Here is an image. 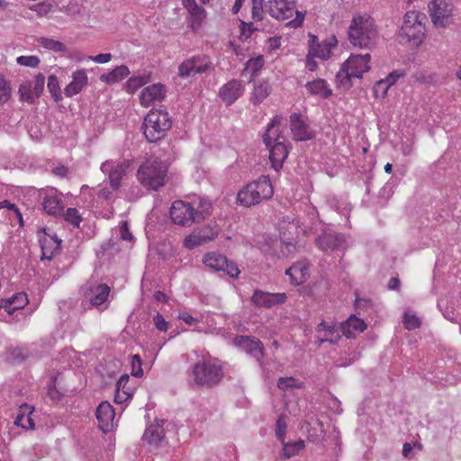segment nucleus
I'll use <instances>...</instances> for the list:
<instances>
[{"label":"nucleus","mask_w":461,"mask_h":461,"mask_svg":"<svg viewBox=\"0 0 461 461\" xmlns=\"http://www.w3.org/2000/svg\"><path fill=\"white\" fill-rule=\"evenodd\" d=\"M8 218L10 224L14 227L18 224L19 228L24 226L23 215L17 206L11 203L8 200H4L0 203V218Z\"/></svg>","instance_id":"20"},{"label":"nucleus","mask_w":461,"mask_h":461,"mask_svg":"<svg viewBox=\"0 0 461 461\" xmlns=\"http://www.w3.org/2000/svg\"><path fill=\"white\" fill-rule=\"evenodd\" d=\"M129 74L130 70L128 67L125 65H121L113 68L111 72L101 75L100 80L106 84H113L122 80Z\"/></svg>","instance_id":"31"},{"label":"nucleus","mask_w":461,"mask_h":461,"mask_svg":"<svg viewBox=\"0 0 461 461\" xmlns=\"http://www.w3.org/2000/svg\"><path fill=\"white\" fill-rule=\"evenodd\" d=\"M221 271L232 278H237L240 274L238 266L233 261H229L227 258L226 264L223 265Z\"/></svg>","instance_id":"59"},{"label":"nucleus","mask_w":461,"mask_h":461,"mask_svg":"<svg viewBox=\"0 0 461 461\" xmlns=\"http://www.w3.org/2000/svg\"><path fill=\"white\" fill-rule=\"evenodd\" d=\"M110 291L111 289L106 284H99L90 288V292L93 294L89 299L91 305L100 306L103 304L107 300Z\"/></svg>","instance_id":"29"},{"label":"nucleus","mask_w":461,"mask_h":461,"mask_svg":"<svg viewBox=\"0 0 461 461\" xmlns=\"http://www.w3.org/2000/svg\"><path fill=\"white\" fill-rule=\"evenodd\" d=\"M95 416L100 429L104 432L109 431L113 426V420L114 418L113 406L106 401L102 402L96 409Z\"/></svg>","instance_id":"19"},{"label":"nucleus","mask_w":461,"mask_h":461,"mask_svg":"<svg viewBox=\"0 0 461 461\" xmlns=\"http://www.w3.org/2000/svg\"><path fill=\"white\" fill-rule=\"evenodd\" d=\"M47 87L55 102L62 100L61 89L57 76L50 75L49 77Z\"/></svg>","instance_id":"41"},{"label":"nucleus","mask_w":461,"mask_h":461,"mask_svg":"<svg viewBox=\"0 0 461 461\" xmlns=\"http://www.w3.org/2000/svg\"><path fill=\"white\" fill-rule=\"evenodd\" d=\"M344 242V235L338 232H321V234L316 239V244L322 251L337 249Z\"/></svg>","instance_id":"18"},{"label":"nucleus","mask_w":461,"mask_h":461,"mask_svg":"<svg viewBox=\"0 0 461 461\" xmlns=\"http://www.w3.org/2000/svg\"><path fill=\"white\" fill-rule=\"evenodd\" d=\"M348 40L360 49H372L377 39V31L374 20L366 14L353 17L348 27Z\"/></svg>","instance_id":"2"},{"label":"nucleus","mask_w":461,"mask_h":461,"mask_svg":"<svg viewBox=\"0 0 461 461\" xmlns=\"http://www.w3.org/2000/svg\"><path fill=\"white\" fill-rule=\"evenodd\" d=\"M203 262L206 267L215 271H221L223 265L226 264V256L216 252H209L204 255Z\"/></svg>","instance_id":"32"},{"label":"nucleus","mask_w":461,"mask_h":461,"mask_svg":"<svg viewBox=\"0 0 461 461\" xmlns=\"http://www.w3.org/2000/svg\"><path fill=\"white\" fill-rule=\"evenodd\" d=\"M425 35L424 23H418L413 26H402L398 32V41L402 44L411 42L415 46H419Z\"/></svg>","instance_id":"12"},{"label":"nucleus","mask_w":461,"mask_h":461,"mask_svg":"<svg viewBox=\"0 0 461 461\" xmlns=\"http://www.w3.org/2000/svg\"><path fill=\"white\" fill-rule=\"evenodd\" d=\"M330 50L327 44H320L313 50H309V56L326 59L330 57Z\"/></svg>","instance_id":"50"},{"label":"nucleus","mask_w":461,"mask_h":461,"mask_svg":"<svg viewBox=\"0 0 461 461\" xmlns=\"http://www.w3.org/2000/svg\"><path fill=\"white\" fill-rule=\"evenodd\" d=\"M308 267L301 262L294 263L285 270V275L289 276L291 283L298 285L304 282V276Z\"/></svg>","instance_id":"30"},{"label":"nucleus","mask_w":461,"mask_h":461,"mask_svg":"<svg viewBox=\"0 0 461 461\" xmlns=\"http://www.w3.org/2000/svg\"><path fill=\"white\" fill-rule=\"evenodd\" d=\"M21 66L36 68L40 64V59L37 56H20L16 59Z\"/></svg>","instance_id":"54"},{"label":"nucleus","mask_w":461,"mask_h":461,"mask_svg":"<svg viewBox=\"0 0 461 461\" xmlns=\"http://www.w3.org/2000/svg\"><path fill=\"white\" fill-rule=\"evenodd\" d=\"M294 1L269 0L266 5V12L277 20H286L295 14V18L291 20L287 25L292 28H299L303 25L305 14L295 10Z\"/></svg>","instance_id":"6"},{"label":"nucleus","mask_w":461,"mask_h":461,"mask_svg":"<svg viewBox=\"0 0 461 461\" xmlns=\"http://www.w3.org/2000/svg\"><path fill=\"white\" fill-rule=\"evenodd\" d=\"M44 84H45V77L43 74L39 73L34 77V80L32 82V88L34 92V95L39 98L44 89Z\"/></svg>","instance_id":"51"},{"label":"nucleus","mask_w":461,"mask_h":461,"mask_svg":"<svg viewBox=\"0 0 461 461\" xmlns=\"http://www.w3.org/2000/svg\"><path fill=\"white\" fill-rule=\"evenodd\" d=\"M37 41L45 49H48L50 50H52L57 53H65L67 52V47L66 45L59 41L53 39H49L46 37H40L37 39Z\"/></svg>","instance_id":"37"},{"label":"nucleus","mask_w":461,"mask_h":461,"mask_svg":"<svg viewBox=\"0 0 461 461\" xmlns=\"http://www.w3.org/2000/svg\"><path fill=\"white\" fill-rule=\"evenodd\" d=\"M212 68V63L206 56H196L182 62L178 67V75L188 77L195 74L206 72Z\"/></svg>","instance_id":"10"},{"label":"nucleus","mask_w":461,"mask_h":461,"mask_svg":"<svg viewBox=\"0 0 461 461\" xmlns=\"http://www.w3.org/2000/svg\"><path fill=\"white\" fill-rule=\"evenodd\" d=\"M426 19L424 14H421L418 11H410L407 12L404 15V21L402 26H413L418 23H423V21Z\"/></svg>","instance_id":"42"},{"label":"nucleus","mask_w":461,"mask_h":461,"mask_svg":"<svg viewBox=\"0 0 461 461\" xmlns=\"http://www.w3.org/2000/svg\"><path fill=\"white\" fill-rule=\"evenodd\" d=\"M167 173V167L161 160H147L140 166L137 177L147 189L158 190L165 185Z\"/></svg>","instance_id":"5"},{"label":"nucleus","mask_w":461,"mask_h":461,"mask_svg":"<svg viewBox=\"0 0 461 461\" xmlns=\"http://www.w3.org/2000/svg\"><path fill=\"white\" fill-rule=\"evenodd\" d=\"M317 332L321 330L325 331L324 337L334 338L339 333V329L335 325H328L326 321H322L316 329Z\"/></svg>","instance_id":"55"},{"label":"nucleus","mask_w":461,"mask_h":461,"mask_svg":"<svg viewBox=\"0 0 461 461\" xmlns=\"http://www.w3.org/2000/svg\"><path fill=\"white\" fill-rule=\"evenodd\" d=\"M169 214L172 221L179 226L190 227L192 223H195L194 206L182 200H176L172 203Z\"/></svg>","instance_id":"9"},{"label":"nucleus","mask_w":461,"mask_h":461,"mask_svg":"<svg viewBox=\"0 0 461 461\" xmlns=\"http://www.w3.org/2000/svg\"><path fill=\"white\" fill-rule=\"evenodd\" d=\"M119 242V236L115 232V235H112V237L107 242L102 244L101 249L104 252L107 251L109 254L113 255L115 253H118L121 249Z\"/></svg>","instance_id":"43"},{"label":"nucleus","mask_w":461,"mask_h":461,"mask_svg":"<svg viewBox=\"0 0 461 461\" xmlns=\"http://www.w3.org/2000/svg\"><path fill=\"white\" fill-rule=\"evenodd\" d=\"M402 322L409 330H415L420 326V319L414 314L404 313Z\"/></svg>","instance_id":"53"},{"label":"nucleus","mask_w":461,"mask_h":461,"mask_svg":"<svg viewBox=\"0 0 461 461\" xmlns=\"http://www.w3.org/2000/svg\"><path fill=\"white\" fill-rule=\"evenodd\" d=\"M282 444H283V456L285 458H291V457L298 455V453L301 450H303L305 447L304 441L302 439H299L294 442H290V443H285L284 441V443H282Z\"/></svg>","instance_id":"39"},{"label":"nucleus","mask_w":461,"mask_h":461,"mask_svg":"<svg viewBox=\"0 0 461 461\" xmlns=\"http://www.w3.org/2000/svg\"><path fill=\"white\" fill-rule=\"evenodd\" d=\"M255 188L251 183L248 184L242 190L238 193L237 201L241 205L246 207L257 204L260 202L259 198H257Z\"/></svg>","instance_id":"28"},{"label":"nucleus","mask_w":461,"mask_h":461,"mask_svg":"<svg viewBox=\"0 0 461 461\" xmlns=\"http://www.w3.org/2000/svg\"><path fill=\"white\" fill-rule=\"evenodd\" d=\"M266 12V8H263V0H252L251 14L255 21L263 20V13Z\"/></svg>","instance_id":"49"},{"label":"nucleus","mask_w":461,"mask_h":461,"mask_svg":"<svg viewBox=\"0 0 461 461\" xmlns=\"http://www.w3.org/2000/svg\"><path fill=\"white\" fill-rule=\"evenodd\" d=\"M218 232H211L210 235H201V232H191L184 240V246L188 249H194L216 239Z\"/></svg>","instance_id":"25"},{"label":"nucleus","mask_w":461,"mask_h":461,"mask_svg":"<svg viewBox=\"0 0 461 461\" xmlns=\"http://www.w3.org/2000/svg\"><path fill=\"white\" fill-rule=\"evenodd\" d=\"M264 65V59L262 56L249 59L245 64V68L242 71V75L245 76L247 73H250V79L254 77L257 73L262 68Z\"/></svg>","instance_id":"40"},{"label":"nucleus","mask_w":461,"mask_h":461,"mask_svg":"<svg viewBox=\"0 0 461 461\" xmlns=\"http://www.w3.org/2000/svg\"><path fill=\"white\" fill-rule=\"evenodd\" d=\"M389 86L383 79L377 81L374 86V95L376 98H384L388 92Z\"/></svg>","instance_id":"58"},{"label":"nucleus","mask_w":461,"mask_h":461,"mask_svg":"<svg viewBox=\"0 0 461 461\" xmlns=\"http://www.w3.org/2000/svg\"><path fill=\"white\" fill-rule=\"evenodd\" d=\"M405 73L403 70H393L383 80L385 81L389 86H391L394 85L399 78L403 77Z\"/></svg>","instance_id":"62"},{"label":"nucleus","mask_w":461,"mask_h":461,"mask_svg":"<svg viewBox=\"0 0 461 461\" xmlns=\"http://www.w3.org/2000/svg\"><path fill=\"white\" fill-rule=\"evenodd\" d=\"M187 10L190 15L193 17L192 27H194V23L199 26L205 16V10L199 6L197 4Z\"/></svg>","instance_id":"45"},{"label":"nucleus","mask_w":461,"mask_h":461,"mask_svg":"<svg viewBox=\"0 0 461 461\" xmlns=\"http://www.w3.org/2000/svg\"><path fill=\"white\" fill-rule=\"evenodd\" d=\"M131 375L135 377H141L143 375V370L141 367V358L137 354L132 356Z\"/></svg>","instance_id":"57"},{"label":"nucleus","mask_w":461,"mask_h":461,"mask_svg":"<svg viewBox=\"0 0 461 461\" xmlns=\"http://www.w3.org/2000/svg\"><path fill=\"white\" fill-rule=\"evenodd\" d=\"M52 4L42 2L36 5H33L31 7V10L35 12L39 16L47 15L52 10Z\"/></svg>","instance_id":"56"},{"label":"nucleus","mask_w":461,"mask_h":461,"mask_svg":"<svg viewBox=\"0 0 461 461\" xmlns=\"http://www.w3.org/2000/svg\"><path fill=\"white\" fill-rule=\"evenodd\" d=\"M20 409H21V411H23L24 413L26 411H28V414H27L26 418L24 419V420H26V422L28 423L26 425L25 429H34L35 425H34L33 420L32 418L33 408L29 406L28 404L24 403V404L21 405Z\"/></svg>","instance_id":"63"},{"label":"nucleus","mask_w":461,"mask_h":461,"mask_svg":"<svg viewBox=\"0 0 461 461\" xmlns=\"http://www.w3.org/2000/svg\"><path fill=\"white\" fill-rule=\"evenodd\" d=\"M299 228L298 221L294 216H285L278 222L279 230H292Z\"/></svg>","instance_id":"46"},{"label":"nucleus","mask_w":461,"mask_h":461,"mask_svg":"<svg viewBox=\"0 0 461 461\" xmlns=\"http://www.w3.org/2000/svg\"><path fill=\"white\" fill-rule=\"evenodd\" d=\"M87 76L84 69L77 70L72 75V81L65 87L64 93L68 97H72L82 91L87 85Z\"/></svg>","instance_id":"23"},{"label":"nucleus","mask_w":461,"mask_h":461,"mask_svg":"<svg viewBox=\"0 0 461 461\" xmlns=\"http://www.w3.org/2000/svg\"><path fill=\"white\" fill-rule=\"evenodd\" d=\"M282 120L283 118L281 116H275L271 122L268 124V127L263 135L264 142L266 146L269 148V158L271 160L272 167L276 170H278L283 167V163L288 156V149L285 142L279 140V135H277V137L275 139L276 143L272 145V140L269 136V131L276 126L280 125Z\"/></svg>","instance_id":"7"},{"label":"nucleus","mask_w":461,"mask_h":461,"mask_svg":"<svg viewBox=\"0 0 461 461\" xmlns=\"http://www.w3.org/2000/svg\"><path fill=\"white\" fill-rule=\"evenodd\" d=\"M270 93V86L267 82L256 85L251 94L250 101L254 104H260Z\"/></svg>","instance_id":"36"},{"label":"nucleus","mask_w":461,"mask_h":461,"mask_svg":"<svg viewBox=\"0 0 461 461\" xmlns=\"http://www.w3.org/2000/svg\"><path fill=\"white\" fill-rule=\"evenodd\" d=\"M244 87L240 81L232 79L223 85L219 95L226 105L232 104L243 94Z\"/></svg>","instance_id":"16"},{"label":"nucleus","mask_w":461,"mask_h":461,"mask_svg":"<svg viewBox=\"0 0 461 461\" xmlns=\"http://www.w3.org/2000/svg\"><path fill=\"white\" fill-rule=\"evenodd\" d=\"M256 189L257 198L269 199L273 195V186L268 176H261L258 180L251 182Z\"/></svg>","instance_id":"24"},{"label":"nucleus","mask_w":461,"mask_h":461,"mask_svg":"<svg viewBox=\"0 0 461 461\" xmlns=\"http://www.w3.org/2000/svg\"><path fill=\"white\" fill-rule=\"evenodd\" d=\"M234 344L247 354L253 357L258 362L264 357V347L259 339L251 336L238 335Z\"/></svg>","instance_id":"11"},{"label":"nucleus","mask_w":461,"mask_h":461,"mask_svg":"<svg viewBox=\"0 0 461 461\" xmlns=\"http://www.w3.org/2000/svg\"><path fill=\"white\" fill-rule=\"evenodd\" d=\"M287 299L285 293H267L261 290H255L251 297L253 304L258 307L271 308L277 304L284 303Z\"/></svg>","instance_id":"13"},{"label":"nucleus","mask_w":461,"mask_h":461,"mask_svg":"<svg viewBox=\"0 0 461 461\" xmlns=\"http://www.w3.org/2000/svg\"><path fill=\"white\" fill-rule=\"evenodd\" d=\"M153 321L156 326V328L160 331H167V322L164 319V317L160 313H157L153 317Z\"/></svg>","instance_id":"64"},{"label":"nucleus","mask_w":461,"mask_h":461,"mask_svg":"<svg viewBox=\"0 0 461 461\" xmlns=\"http://www.w3.org/2000/svg\"><path fill=\"white\" fill-rule=\"evenodd\" d=\"M146 80L143 77H132L125 84V89L128 93L132 94L137 89L144 86Z\"/></svg>","instance_id":"47"},{"label":"nucleus","mask_w":461,"mask_h":461,"mask_svg":"<svg viewBox=\"0 0 461 461\" xmlns=\"http://www.w3.org/2000/svg\"><path fill=\"white\" fill-rule=\"evenodd\" d=\"M286 421L283 416H280L276 422V436L281 443H284L285 436L286 433Z\"/></svg>","instance_id":"52"},{"label":"nucleus","mask_w":461,"mask_h":461,"mask_svg":"<svg viewBox=\"0 0 461 461\" xmlns=\"http://www.w3.org/2000/svg\"><path fill=\"white\" fill-rule=\"evenodd\" d=\"M305 87L309 94L312 95H320L323 99H327L332 95V90L327 86L324 79H314L308 82Z\"/></svg>","instance_id":"26"},{"label":"nucleus","mask_w":461,"mask_h":461,"mask_svg":"<svg viewBox=\"0 0 461 461\" xmlns=\"http://www.w3.org/2000/svg\"><path fill=\"white\" fill-rule=\"evenodd\" d=\"M42 206L43 210L51 215L60 214L63 210L61 199L57 195H46Z\"/></svg>","instance_id":"33"},{"label":"nucleus","mask_w":461,"mask_h":461,"mask_svg":"<svg viewBox=\"0 0 461 461\" xmlns=\"http://www.w3.org/2000/svg\"><path fill=\"white\" fill-rule=\"evenodd\" d=\"M164 420H155L149 427L146 428L142 436L143 441L147 442L149 447H158L161 445L165 438L163 425Z\"/></svg>","instance_id":"15"},{"label":"nucleus","mask_w":461,"mask_h":461,"mask_svg":"<svg viewBox=\"0 0 461 461\" xmlns=\"http://www.w3.org/2000/svg\"><path fill=\"white\" fill-rule=\"evenodd\" d=\"M342 334L348 339L355 338L357 334L363 332L366 329L365 321L356 315H350L348 320L339 326Z\"/></svg>","instance_id":"22"},{"label":"nucleus","mask_w":461,"mask_h":461,"mask_svg":"<svg viewBox=\"0 0 461 461\" xmlns=\"http://www.w3.org/2000/svg\"><path fill=\"white\" fill-rule=\"evenodd\" d=\"M65 220L71 223L74 228H78L82 218L76 208H68L65 213Z\"/></svg>","instance_id":"48"},{"label":"nucleus","mask_w":461,"mask_h":461,"mask_svg":"<svg viewBox=\"0 0 461 461\" xmlns=\"http://www.w3.org/2000/svg\"><path fill=\"white\" fill-rule=\"evenodd\" d=\"M56 380L57 378L52 379L47 386L48 396L54 402L59 401L62 397V393L56 388Z\"/></svg>","instance_id":"60"},{"label":"nucleus","mask_w":461,"mask_h":461,"mask_svg":"<svg viewBox=\"0 0 461 461\" xmlns=\"http://www.w3.org/2000/svg\"><path fill=\"white\" fill-rule=\"evenodd\" d=\"M370 54H351L343 63L340 70L337 73L336 78L340 86L348 89L353 86L352 78H361L362 75L368 71L370 67Z\"/></svg>","instance_id":"3"},{"label":"nucleus","mask_w":461,"mask_h":461,"mask_svg":"<svg viewBox=\"0 0 461 461\" xmlns=\"http://www.w3.org/2000/svg\"><path fill=\"white\" fill-rule=\"evenodd\" d=\"M39 242L42 251L41 260H50L55 252L59 250L62 240L56 234L50 235L48 232H43V235L39 239Z\"/></svg>","instance_id":"17"},{"label":"nucleus","mask_w":461,"mask_h":461,"mask_svg":"<svg viewBox=\"0 0 461 461\" xmlns=\"http://www.w3.org/2000/svg\"><path fill=\"white\" fill-rule=\"evenodd\" d=\"M291 131L296 141L312 140L315 134L310 130L308 124L302 119L300 113H294L290 115Z\"/></svg>","instance_id":"14"},{"label":"nucleus","mask_w":461,"mask_h":461,"mask_svg":"<svg viewBox=\"0 0 461 461\" xmlns=\"http://www.w3.org/2000/svg\"><path fill=\"white\" fill-rule=\"evenodd\" d=\"M0 105L5 104L12 95V88L10 82L7 81L3 75H0Z\"/></svg>","instance_id":"44"},{"label":"nucleus","mask_w":461,"mask_h":461,"mask_svg":"<svg viewBox=\"0 0 461 461\" xmlns=\"http://www.w3.org/2000/svg\"><path fill=\"white\" fill-rule=\"evenodd\" d=\"M429 12L434 25L445 28L449 23L453 7L450 0H432L429 4Z\"/></svg>","instance_id":"8"},{"label":"nucleus","mask_w":461,"mask_h":461,"mask_svg":"<svg viewBox=\"0 0 461 461\" xmlns=\"http://www.w3.org/2000/svg\"><path fill=\"white\" fill-rule=\"evenodd\" d=\"M18 94L22 102H26L31 104H34L38 99L37 96L34 95L32 82L30 80H26L20 85Z\"/></svg>","instance_id":"35"},{"label":"nucleus","mask_w":461,"mask_h":461,"mask_svg":"<svg viewBox=\"0 0 461 461\" xmlns=\"http://www.w3.org/2000/svg\"><path fill=\"white\" fill-rule=\"evenodd\" d=\"M189 377V384L192 387L212 389L220 384L224 377V372L219 359H202L192 366Z\"/></svg>","instance_id":"1"},{"label":"nucleus","mask_w":461,"mask_h":461,"mask_svg":"<svg viewBox=\"0 0 461 461\" xmlns=\"http://www.w3.org/2000/svg\"><path fill=\"white\" fill-rule=\"evenodd\" d=\"M130 167V162L124 160L118 163L115 167L109 170L110 185L113 190H117L121 185V180L125 176L127 169Z\"/></svg>","instance_id":"27"},{"label":"nucleus","mask_w":461,"mask_h":461,"mask_svg":"<svg viewBox=\"0 0 461 461\" xmlns=\"http://www.w3.org/2000/svg\"><path fill=\"white\" fill-rule=\"evenodd\" d=\"M130 377L128 375H122L118 382L116 383V388L118 391H122L123 395H126V398H130L131 396L128 388H126L127 384L129 383Z\"/></svg>","instance_id":"61"},{"label":"nucleus","mask_w":461,"mask_h":461,"mask_svg":"<svg viewBox=\"0 0 461 461\" xmlns=\"http://www.w3.org/2000/svg\"><path fill=\"white\" fill-rule=\"evenodd\" d=\"M212 204L208 199H200L196 208L194 207L195 223L204 221L212 213Z\"/></svg>","instance_id":"34"},{"label":"nucleus","mask_w":461,"mask_h":461,"mask_svg":"<svg viewBox=\"0 0 461 461\" xmlns=\"http://www.w3.org/2000/svg\"><path fill=\"white\" fill-rule=\"evenodd\" d=\"M165 86L162 84H153L145 87L140 95V102L148 107L153 101H160L165 96Z\"/></svg>","instance_id":"21"},{"label":"nucleus","mask_w":461,"mask_h":461,"mask_svg":"<svg viewBox=\"0 0 461 461\" xmlns=\"http://www.w3.org/2000/svg\"><path fill=\"white\" fill-rule=\"evenodd\" d=\"M281 254L285 258L293 256L296 251V242L286 237L287 232H280Z\"/></svg>","instance_id":"38"},{"label":"nucleus","mask_w":461,"mask_h":461,"mask_svg":"<svg viewBox=\"0 0 461 461\" xmlns=\"http://www.w3.org/2000/svg\"><path fill=\"white\" fill-rule=\"evenodd\" d=\"M171 127V118L163 110H150L142 124L143 133L149 142L161 140Z\"/></svg>","instance_id":"4"}]
</instances>
